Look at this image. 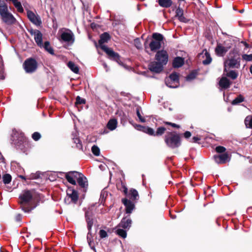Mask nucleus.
<instances>
[{
  "instance_id": "9",
  "label": "nucleus",
  "mask_w": 252,
  "mask_h": 252,
  "mask_svg": "<svg viewBox=\"0 0 252 252\" xmlns=\"http://www.w3.org/2000/svg\"><path fill=\"white\" fill-rule=\"evenodd\" d=\"M167 86L170 88H176L179 86V76L176 72L172 73L165 80Z\"/></svg>"
},
{
  "instance_id": "7",
  "label": "nucleus",
  "mask_w": 252,
  "mask_h": 252,
  "mask_svg": "<svg viewBox=\"0 0 252 252\" xmlns=\"http://www.w3.org/2000/svg\"><path fill=\"white\" fill-rule=\"evenodd\" d=\"M66 196L64 202L66 203H69L71 202L75 203L78 199V193L77 191L72 187H68L66 190Z\"/></svg>"
},
{
  "instance_id": "37",
  "label": "nucleus",
  "mask_w": 252,
  "mask_h": 252,
  "mask_svg": "<svg viewBox=\"0 0 252 252\" xmlns=\"http://www.w3.org/2000/svg\"><path fill=\"white\" fill-rule=\"evenodd\" d=\"M166 128L163 126L158 127L155 132V136H161L165 131Z\"/></svg>"
},
{
  "instance_id": "22",
  "label": "nucleus",
  "mask_w": 252,
  "mask_h": 252,
  "mask_svg": "<svg viewBox=\"0 0 252 252\" xmlns=\"http://www.w3.org/2000/svg\"><path fill=\"white\" fill-rule=\"evenodd\" d=\"M136 128L138 130L143 131L150 135L155 136V131L151 127L141 125H137Z\"/></svg>"
},
{
  "instance_id": "29",
  "label": "nucleus",
  "mask_w": 252,
  "mask_h": 252,
  "mask_svg": "<svg viewBox=\"0 0 252 252\" xmlns=\"http://www.w3.org/2000/svg\"><path fill=\"white\" fill-rule=\"evenodd\" d=\"M127 197L132 201L137 200L139 197L138 193L136 189H130Z\"/></svg>"
},
{
  "instance_id": "45",
  "label": "nucleus",
  "mask_w": 252,
  "mask_h": 252,
  "mask_svg": "<svg viewBox=\"0 0 252 252\" xmlns=\"http://www.w3.org/2000/svg\"><path fill=\"white\" fill-rule=\"evenodd\" d=\"M85 99L80 97L79 96H77L76 98V105H78L79 104H82L85 103Z\"/></svg>"
},
{
  "instance_id": "28",
  "label": "nucleus",
  "mask_w": 252,
  "mask_h": 252,
  "mask_svg": "<svg viewBox=\"0 0 252 252\" xmlns=\"http://www.w3.org/2000/svg\"><path fill=\"white\" fill-rule=\"evenodd\" d=\"M118 122L116 119H110L107 125V128L112 131L115 129L117 126Z\"/></svg>"
},
{
  "instance_id": "3",
  "label": "nucleus",
  "mask_w": 252,
  "mask_h": 252,
  "mask_svg": "<svg viewBox=\"0 0 252 252\" xmlns=\"http://www.w3.org/2000/svg\"><path fill=\"white\" fill-rule=\"evenodd\" d=\"M164 140L166 146L172 149L178 148L181 145L180 134L175 131H166Z\"/></svg>"
},
{
  "instance_id": "50",
  "label": "nucleus",
  "mask_w": 252,
  "mask_h": 252,
  "mask_svg": "<svg viewBox=\"0 0 252 252\" xmlns=\"http://www.w3.org/2000/svg\"><path fill=\"white\" fill-rule=\"evenodd\" d=\"M99 236L101 238H104L106 237L108 235L107 232L104 230H100L99 231Z\"/></svg>"
},
{
  "instance_id": "31",
  "label": "nucleus",
  "mask_w": 252,
  "mask_h": 252,
  "mask_svg": "<svg viewBox=\"0 0 252 252\" xmlns=\"http://www.w3.org/2000/svg\"><path fill=\"white\" fill-rule=\"evenodd\" d=\"M7 1H11L12 2L14 6L17 9V11L20 13L24 12V8L20 1L18 0H6Z\"/></svg>"
},
{
  "instance_id": "14",
  "label": "nucleus",
  "mask_w": 252,
  "mask_h": 252,
  "mask_svg": "<svg viewBox=\"0 0 252 252\" xmlns=\"http://www.w3.org/2000/svg\"><path fill=\"white\" fill-rule=\"evenodd\" d=\"M79 172L72 171L65 173V178L68 183L73 185H76V179L78 176Z\"/></svg>"
},
{
  "instance_id": "18",
  "label": "nucleus",
  "mask_w": 252,
  "mask_h": 252,
  "mask_svg": "<svg viewBox=\"0 0 252 252\" xmlns=\"http://www.w3.org/2000/svg\"><path fill=\"white\" fill-rule=\"evenodd\" d=\"M76 180L81 188L84 189H86L88 188V180L82 173L79 172Z\"/></svg>"
},
{
  "instance_id": "38",
  "label": "nucleus",
  "mask_w": 252,
  "mask_h": 252,
  "mask_svg": "<svg viewBox=\"0 0 252 252\" xmlns=\"http://www.w3.org/2000/svg\"><path fill=\"white\" fill-rule=\"evenodd\" d=\"M245 124L247 127L252 128V118L248 116L245 120Z\"/></svg>"
},
{
  "instance_id": "58",
  "label": "nucleus",
  "mask_w": 252,
  "mask_h": 252,
  "mask_svg": "<svg viewBox=\"0 0 252 252\" xmlns=\"http://www.w3.org/2000/svg\"><path fill=\"white\" fill-rule=\"evenodd\" d=\"M242 43L244 44V45L246 46V47H247V48L249 47V45L246 42H243Z\"/></svg>"
},
{
  "instance_id": "59",
  "label": "nucleus",
  "mask_w": 252,
  "mask_h": 252,
  "mask_svg": "<svg viewBox=\"0 0 252 252\" xmlns=\"http://www.w3.org/2000/svg\"><path fill=\"white\" fill-rule=\"evenodd\" d=\"M165 124L166 125H167L171 126V124H172L173 123H171V122H165Z\"/></svg>"
},
{
  "instance_id": "27",
  "label": "nucleus",
  "mask_w": 252,
  "mask_h": 252,
  "mask_svg": "<svg viewBox=\"0 0 252 252\" xmlns=\"http://www.w3.org/2000/svg\"><path fill=\"white\" fill-rule=\"evenodd\" d=\"M230 85L229 80L226 77H222L219 82L220 86L222 89H227Z\"/></svg>"
},
{
  "instance_id": "40",
  "label": "nucleus",
  "mask_w": 252,
  "mask_h": 252,
  "mask_svg": "<svg viewBox=\"0 0 252 252\" xmlns=\"http://www.w3.org/2000/svg\"><path fill=\"white\" fill-rule=\"evenodd\" d=\"M92 152L93 154L95 156H98L100 154V149L96 145H94L92 147Z\"/></svg>"
},
{
  "instance_id": "34",
  "label": "nucleus",
  "mask_w": 252,
  "mask_h": 252,
  "mask_svg": "<svg viewBox=\"0 0 252 252\" xmlns=\"http://www.w3.org/2000/svg\"><path fill=\"white\" fill-rule=\"evenodd\" d=\"M115 232L123 238H126L127 236L126 231L121 229V227H118V226L115 228Z\"/></svg>"
},
{
  "instance_id": "51",
  "label": "nucleus",
  "mask_w": 252,
  "mask_h": 252,
  "mask_svg": "<svg viewBox=\"0 0 252 252\" xmlns=\"http://www.w3.org/2000/svg\"><path fill=\"white\" fill-rule=\"evenodd\" d=\"M191 134L190 132L188 131H186L184 133V136L185 138H186V139L189 138L191 136Z\"/></svg>"
},
{
  "instance_id": "54",
  "label": "nucleus",
  "mask_w": 252,
  "mask_h": 252,
  "mask_svg": "<svg viewBox=\"0 0 252 252\" xmlns=\"http://www.w3.org/2000/svg\"><path fill=\"white\" fill-rule=\"evenodd\" d=\"M22 219V216L20 214H18L16 217V220L17 221H20Z\"/></svg>"
},
{
  "instance_id": "47",
  "label": "nucleus",
  "mask_w": 252,
  "mask_h": 252,
  "mask_svg": "<svg viewBox=\"0 0 252 252\" xmlns=\"http://www.w3.org/2000/svg\"><path fill=\"white\" fill-rule=\"evenodd\" d=\"M216 151L218 153H224L226 148L223 146H219L216 148Z\"/></svg>"
},
{
  "instance_id": "8",
  "label": "nucleus",
  "mask_w": 252,
  "mask_h": 252,
  "mask_svg": "<svg viewBox=\"0 0 252 252\" xmlns=\"http://www.w3.org/2000/svg\"><path fill=\"white\" fill-rule=\"evenodd\" d=\"M75 41V36L73 32L64 28V48L72 46Z\"/></svg>"
},
{
  "instance_id": "24",
  "label": "nucleus",
  "mask_w": 252,
  "mask_h": 252,
  "mask_svg": "<svg viewBox=\"0 0 252 252\" xmlns=\"http://www.w3.org/2000/svg\"><path fill=\"white\" fill-rule=\"evenodd\" d=\"M176 17L182 22L187 23L188 20L184 16V11L180 7H178L176 10Z\"/></svg>"
},
{
  "instance_id": "1",
  "label": "nucleus",
  "mask_w": 252,
  "mask_h": 252,
  "mask_svg": "<svg viewBox=\"0 0 252 252\" xmlns=\"http://www.w3.org/2000/svg\"><path fill=\"white\" fill-rule=\"evenodd\" d=\"M110 35L107 32H104L100 36L98 41V44L101 49L103 50L108 56L110 60L115 61L119 64L123 66V63L121 61L120 56L118 53L115 52L113 50L109 48L104 45V43L107 42L110 39Z\"/></svg>"
},
{
  "instance_id": "6",
  "label": "nucleus",
  "mask_w": 252,
  "mask_h": 252,
  "mask_svg": "<svg viewBox=\"0 0 252 252\" xmlns=\"http://www.w3.org/2000/svg\"><path fill=\"white\" fill-rule=\"evenodd\" d=\"M85 217L87 222V227L89 232L87 235V240L88 244L91 247V249L95 250L94 246L92 241V235L91 234V229L93 224V219L92 218V213L89 210H88L85 213Z\"/></svg>"
},
{
  "instance_id": "62",
  "label": "nucleus",
  "mask_w": 252,
  "mask_h": 252,
  "mask_svg": "<svg viewBox=\"0 0 252 252\" xmlns=\"http://www.w3.org/2000/svg\"><path fill=\"white\" fill-rule=\"evenodd\" d=\"M99 168H100L101 170H102V169H103V167H104V165H102V164H101V165H99Z\"/></svg>"
},
{
  "instance_id": "49",
  "label": "nucleus",
  "mask_w": 252,
  "mask_h": 252,
  "mask_svg": "<svg viewBox=\"0 0 252 252\" xmlns=\"http://www.w3.org/2000/svg\"><path fill=\"white\" fill-rule=\"evenodd\" d=\"M41 137V135L39 133L35 132L32 134V138L35 141L38 140Z\"/></svg>"
},
{
  "instance_id": "5",
  "label": "nucleus",
  "mask_w": 252,
  "mask_h": 252,
  "mask_svg": "<svg viewBox=\"0 0 252 252\" xmlns=\"http://www.w3.org/2000/svg\"><path fill=\"white\" fill-rule=\"evenodd\" d=\"M163 38L162 34L159 33L155 32L153 33L152 39L149 44L151 51L155 52L160 48Z\"/></svg>"
},
{
  "instance_id": "4",
  "label": "nucleus",
  "mask_w": 252,
  "mask_h": 252,
  "mask_svg": "<svg viewBox=\"0 0 252 252\" xmlns=\"http://www.w3.org/2000/svg\"><path fill=\"white\" fill-rule=\"evenodd\" d=\"M0 16L2 21L8 25L14 24L16 20L8 11L7 4L3 0H0Z\"/></svg>"
},
{
  "instance_id": "26",
  "label": "nucleus",
  "mask_w": 252,
  "mask_h": 252,
  "mask_svg": "<svg viewBox=\"0 0 252 252\" xmlns=\"http://www.w3.org/2000/svg\"><path fill=\"white\" fill-rule=\"evenodd\" d=\"M72 140L73 143L75 144L76 148L79 150H82L83 146L80 138L78 136L76 133L75 134L72 133Z\"/></svg>"
},
{
  "instance_id": "19",
  "label": "nucleus",
  "mask_w": 252,
  "mask_h": 252,
  "mask_svg": "<svg viewBox=\"0 0 252 252\" xmlns=\"http://www.w3.org/2000/svg\"><path fill=\"white\" fill-rule=\"evenodd\" d=\"M214 159L217 164H223L228 160V154L224 153L219 155H215L214 156Z\"/></svg>"
},
{
  "instance_id": "25",
  "label": "nucleus",
  "mask_w": 252,
  "mask_h": 252,
  "mask_svg": "<svg viewBox=\"0 0 252 252\" xmlns=\"http://www.w3.org/2000/svg\"><path fill=\"white\" fill-rule=\"evenodd\" d=\"M184 64V59L177 57L174 59L172 63V66L174 68H179L183 66Z\"/></svg>"
},
{
  "instance_id": "61",
  "label": "nucleus",
  "mask_w": 252,
  "mask_h": 252,
  "mask_svg": "<svg viewBox=\"0 0 252 252\" xmlns=\"http://www.w3.org/2000/svg\"><path fill=\"white\" fill-rule=\"evenodd\" d=\"M0 159H1L2 160H4V158L2 156V155H1V153L0 152Z\"/></svg>"
},
{
  "instance_id": "23",
  "label": "nucleus",
  "mask_w": 252,
  "mask_h": 252,
  "mask_svg": "<svg viewBox=\"0 0 252 252\" xmlns=\"http://www.w3.org/2000/svg\"><path fill=\"white\" fill-rule=\"evenodd\" d=\"M228 50V47H224L220 44H218L215 49V52L217 55L222 57L227 52Z\"/></svg>"
},
{
  "instance_id": "16",
  "label": "nucleus",
  "mask_w": 252,
  "mask_h": 252,
  "mask_svg": "<svg viewBox=\"0 0 252 252\" xmlns=\"http://www.w3.org/2000/svg\"><path fill=\"white\" fill-rule=\"evenodd\" d=\"M163 65L158 62H152L149 64V69L152 72L160 73L163 69Z\"/></svg>"
},
{
  "instance_id": "55",
  "label": "nucleus",
  "mask_w": 252,
  "mask_h": 252,
  "mask_svg": "<svg viewBox=\"0 0 252 252\" xmlns=\"http://www.w3.org/2000/svg\"><path fill=\"white\" fill-rule=\"evenodd\" d=\"M192 142H196L198 140H199L200 139L199 138L197 137L194 136V137H193L192 138Z\"/></svg>"
},
{
  "instance_id": "41",
  "label": "nucleus",
  "mask_w": 252,
  "mask_h": 252,
  "mask_svg": "<svg viewBox=\"0 0 252 252\" xmlns=\"http://www.w3.org/2000/svg\"><path fill=\"white\" fill-rule=\"evenodd\" d=\"M197 75V72L195 71H193L189 73L187 77L186 80L187 81H190L193 79H194Z\"/></svg>"
},
{
  "instance_id": "39",
  "label": "nucleus",
  "mask_w": 252,
  "mask_h": 252,
  "mask_svg": "<svg viewBox=\"0 0 252 252\" xmlns=\"http://www.w3.org/2000/svg\"><path fill=\"white\" fill-rule=\"evenodd\" d=\"M2 179L4 184H8L11 181V176L8 174H5L3 176Z\"/></svg>"
},
{
  "instance_id": "20",
  "label": "nucleus",
  "mask_w": 252,
  "mask_h": 252,
  "mask_svg": "<svg viewBox=\"0 0 252 252\" xmlns=\"http://www.w3.org/2000/svg\"><path fill=\"white\" fill-rule=\"evenodd\" d=\"M122 202L126 207V212L127 214H130L135 208L134 204L126 198L122 199Z\"/></svg>"
},
{
  "instance_id": "35",
  "label": "nucleus",
  "mask_w": 252,
  "mask_h": 252,
  "mask_svg": "<svg viewBox=\"0 0 252 252\" xmlns=\"http://www.w3.org/2000/svg\"><path fill=\"white\" fill-rule=\"evenodd\" d=\"M42 47H43L45 49V50H46L50 54H54V50L50 46L49 42L46 41L43 44V46H42Z\"/></svg>"
},
{
  "instance_id": "2",
  "label": "nucleus",
  "mask_w": 252,
  "mask_h": 252,
  "mask_svg": "<svg viewBox=\"0 0 252 252\" xmlns=\"http://www.w3.org/2000/svg\"><path fill=\"white\" fill-rule=\"evenodd\" d=\"M33 196V192L28 190L23 191L19 196L21 208L25 213H29L35 208Z\"/></svg>"
},
{
  "instance_id": "52",
  "label": "nucleus",
  "mask_w": 252,
  "mask_h": 252,
  "mask_svg": "<svg viewBox=\"0 0 252 252\" xmlns=\"http://www.w3.org/2000/svg\"><path fill=\"white\" fill-rule=\"evenodd\" d=\"M123 188V192L124 194L127 196L128 193L127 188L125 185H122Z\"/></svg>"
},
{
  "instance_id": "64",
  "label": "nucleus",
  "mask_w": 252,
  "mask_h": 252,
  "mask_svg": "<svg viewBox=\"0 0 252 252\" xmlns=\"http://www.w3.org/2000/svg\"><path fill=\"white\" fill-rule=\"evenodd\" d=\"M170 84L175 85L176 83H173L172 81H170Z\"/></svg>"
},
{
  "instance_id": "12",
  "label": "nucleus",
  "mask_w": 252,
  "mask_h": 252,
  "mask_svg": "<svg viewBox=\"0 0 252 252\" xmlns=\"http://www.w3.org/2000/svg\"><path fill=\"white\" fill-rule=\"evenodd\" d=\"M240 58L239 57H233L224 62V70H226V66L231 68H239L240 66Z\"/></svg>"
},
{
  "instance_id": "30",
  "label": "nucleus",
  "mask_w": 252,
  "mask_h": 252,
  "mask_svg": "<svg viewBox=\"0 0 252 252\" xmlns=\"http://www.w3.org/2000/svg\"><path fill=\"white\" fill-rule=\"evenodd\" d=\"M67 65L68 67L74 73L78 74L79 72V68L77 65L72 62H69Z\"/></svg>"
},
{
  "instance_id": "44",
  "label": "nucleus",
  "mask_w": 252,
  "mask_h": 252,
  "mask_svg": "<svg viewBox=\"0 0 252 252\" xmlns=\"http://www.w3.org/2000/svg\"><path fill=\"white\" fill-rule=\"evenodd\" d=\"M40 173L39 172H36L35 173L31 174L29 176V179L33 180V179H37L40 177Z\"/></svg>"
},
{
  "instance_id": "10",
  "label": "nucleus",
  "mask_w": 252,
  "mask_h": 252,
  "mask_svg": "<svg viewBox=\"0 0 252 252\" xmlns=\"http://www.w3.org/2000/svg\"><path fill=\"white\" fill-rule=\"evenodd\" d=\"M24 66L26 72L32 73L35 71L37 68V62L34 59H29L25 61Z\"/></svg>"
},
{
  "instance_id": "48",
  "label": "nucleus",
  "mask_w": 252,
  "mask_h": 252,
  "mask_svg": "<svg viewBox=\"0 0 252 252\" xmlns=\"http://www.w3.org/2000/svg\"><path fill=\"white\" fill-rule=\"evenodd\" d=\"M134 43L135 47L138 49H140L142 48V45H141V42L138 38H136L134 39Z\"/></svg>"
},
{
  "instance_id": "11",
  "label": "nucleus",
  "mask_w": 252,
  "mask_h": 252,
  "mask_svg": "<svg viewBox=\"0 0 252 252\" xmlns=\"http://www.w3.org/2000/svg\"><path fill=\"white\" fill-rule=\"evenodd\" d=\"M155 59L164 65L166 64L168 62V55L165 50H161L157 52Z\"/></svg>"
},
{
  "instance_id": "21",
  "label": "nucleus",
  "mask_w": 252,
  "mask_h": 252,
  "mask_svg": "<svg viewBox=\"0 0 252 252\" xmlns=\"http://www.w3.org/2000/svg\"><path fill=\"white\" fill-rule=\"evenodd\" d=\"M131 223L132 220L130 218L125 217L122 219L120 223L118 225V227L128 230L131 227Z\"/></svg>"
},
{
  "instance_id": "36",
  "label": "nucleus",
  "mask_w": 252,
  "mask_h": 252,
  "mask_svg": "<svg viewBox=\"0 0 252 252\" xmlns=\"http://www.w3.org/2000/svg\"><path fill=\"white\" fill-rule=\"evenodd\" d=\"M244 97L241 94L236 97L231 102L232 105H237L244 101Z\"/></svg>"
},
{
  "instance_id": "33",
  "label": "nucleus",
  "mask_w": 252,
  "mask_h": 252,
  "mask_svg": "<svg viewBox=\"0 0 252 252\" xmlns=\"http://www.w3.org/2000/svg\"><path fill=\"white\" fill-rule=\"evenodd\" d=\"M159 5L164 8H168L172 4V0H158Z\"/></svg>"
},
{
  "instance_id": "15",
  "label": "nucleus",
  "mask_w": 252,
  "mask_h": 252,
  "mask_svg": "<svg viewBox=\"0 0 252 252\" xmlns=\"http://www.w3.org/2000/svg\"><path fill=\"white\" fill-rule=\"evenodd\" d=\"M27 16L30 21L35 25L39 26L41 24V20L40 17L37 15H35L32 11L29 10L27 11Z\"/></svg>"
},
{
  "instance_id": "46",
  "label": "nucleus",
  "mask_w": 252,
  "mask_h": 252,
  "mask_svg": "<svg viewBox=\"0 0 252 252\" xmlns=\"http://www.w3.org/2000/svg\"><path fill=\"white\" fill-rule=\"evenodd\" d=\"M242 59L247 62L252 61V54H244L242 55Z\"/></svg>"
},
{
  "instance_id": "63",
  "label": "nucleus",
  "mask_w": 252,
  "mask_h": 252,
  "mask_svg": "<svg viewBox=\"0 0 252 252\" xmlns=\"http://www.w3.org/2000/svg\"><path fill=\"white\" fill-rule=\"evenodd\" d=\"M171 218H172V219H175V218H176V216H175V215H174V216H173V215H171Z\"/></svg>"
},
{
  "instance_id": "32",
  "label": "nucleus",
  "mask_w": 252,
  "mask_h": 252,
  "mask_svg": "<svg viewBox=\"0 0 252 252\" xmlns=\"http://www.w3.org/2000/svg\"><path fill=\"white\" fill-rule=\"evenodd\" d=\"M7 1H11L12 2L14 6L17 9V11L20 13L24 12V8L20 1L18 0H6Z\"/></svg>"
},
{
  "instance_id": "56",
  "label": "nucleus",
  "mask_w": 252,
  "mask_h": 252,
  "mask_svg": "<svg viewBox=\"0 0 252 252\" xmlns=\"http://www.w3.org/2000/svg\"><path fill=\"white\" fill-rule=\"evenodd\" d=\"M103 66L106 69V71L107 72L108 71V67L107 64L105 63H103Z\"/></svg>"
},
{
  "instance_id": "57",
  "label": "nucleus",
  "mask_w": 252,
  "mask_h": 252,
  "mask_svg": "<svg viewBox=\"0 0 252 252\" xmlns=\"http://www.w3.org/2000/svg\"><path fill=\"white\" fill-rule=\"evenodd\" d=\"M171 126L173 127H176L178 128L180 127V126H179L176 124H174V123H173L172 124H171Z\"/></svg>"
},
{
  "instance_id": "60",
  "label": "nucleus",
  "mask_w": 252,
  "mask_h": 252,
  "mask_svg": "<svg viewBox=\"0 0 252 252\" xmlns=\"http://www.w3.org/2000/svg\"><path fill=\"white\" fill-rule=\"evenodd\" d=\"M250 72L252 75V65L250 66Z\"/></svg>"
},
{
  "instance_id": "17",
  "label": "nucleus",
  "mask_w": 252,
  "mask_h": 252,
  "mask_svg": "<svg viewBox=\"0 0 252 252\" xmlns=\"http://www.w3.org/2000/svg\"><path fill=\"white\" fill-rule=\"evenodd\" d=\"M199 57L200 58L203 59L202 61V63L204 65L209 64L211 63L212 61V59L210 56V54L206 49L203 50L202 53L199 54Z\"/></svg>"
},
{
  "instance_id": "13",
  "label": "nucleus",
  "mask_w": 252,
  "mask_h": 252,
  "mask_svg": "<svg viewBox=\"0 0 252 252\" xmlns=\"http://www.w3.org/2000/svg\"><path fill=\"white\" fill-rule=\"evenodd\" d=\"M31 35L34 36V39L38 46L42 47L43 46L42 42V34L37 30L31 29L29 31Z\"/></svg>"
},
{
  "instance_id": "43",
  "label": "nucleus",
  "mask_w": 252,
  "mask_h": 252,
  "mask_svg": "<svg viewBox=\"0 0 252 252\" xmlns=\"http://www.w3.org/2000/svg\"><path fill=\"white\" fill-rule=\"evenodd\" d=\"M227 76L232 79H235L238 76V74L235 71L231 70L227 73Z\"/></svg>"
},
{
  "instance_id": "53",
  "label": "nucleus",
  "mask_w": 252,
  "mask_h": 252,
  "mask_svg": "<svg viewBox=\"0 0 252 252\" xmlns=\"http://www.w3.org/2000/svg\"><path fill=\"white\" fill-rule=\"evenodd\" d=\"M59 34V39L60 41H62V40H63V32L61 31H60Z\"/></svg>"
},
{
  "instance_id": "42",
  "label": "nucleus",
  "mask_w": 252,
  "mask_h": 252,
  "mask_svg": "<svg viewBox=\"0 0 252 252\" xmlns=\"http://www.w3.org/2000/svg\"><path fill=\"white\" fill-rule=\"evenodd\" d=\"M136 111L137 116L138 117L140 121L142 123L145 122V119L142 117V116L140 114L141 108L139 107H137L136 109Z\"/></svg>"
}]
</instances>
